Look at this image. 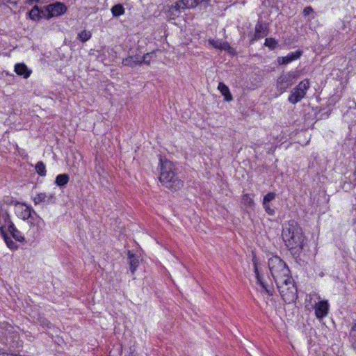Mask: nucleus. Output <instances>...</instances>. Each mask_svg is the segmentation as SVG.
Returning a JSON list of instances; mask_svg holds the SVG:
<instances>
[{
	"label": "nucleus",
	"mask_w": 356,
	"mask_h": 356,
	"mask_svg": "<svg viewBox=\"0 0 356 356\" xmlns=\"http://www.w3.org/2000/svg\"><path fill=\"white\" fill-rule=\"evenodd\" d=\"M209 43L215 49L225 50L228 51H229L232 49V47H230L229 44L227 42L223 41L222 40L209 39Z\"/></svg>",
	"instance_id": "f3484780"
},
{
	"label": "nucleus",
	"mask_w": 356,
	"mask_h": 356,
	"mask_svg": "<svg viewBox=\"0 0 356 356\" xmlns=\"http://www.w3.org/2000/svg\"><path fill=\"white\" fill-rule=\"evenodd\" d=\"M29 15H30V17L33 19H35L38 17V8H35V9H32L30 13H29Z\"/></svg>",
	"instance_id": "2f4dec72"
},
{
	"label": "nucleus",
	"mask_w": 356,
	"mask_h": 356,
	"mask_svg": "<svg viewBox=\"0 0 356 356\" xmlns=\"http://www.w3.org/2000/svg\"><path fill=\"white\" fill-rule=\"evenodd\" d=\"M313 12V9L311 6H307L306 8H304L303 10V15L305 16H307L309 15V14H311Z\"/></svg>",
	"instance_id": "473e14b6"
},
{
	"label": "nucleus",
	"mask_w": 356,
	"mask_h": 356,
	"mask_svg": "<svg viewBox=\"0 0 356 356\" xmlns=\"http://www.w3.org/2000/svg\"><path fill=\"white\" fill-rule=\"evenodd\" d=\"M277 41L273 38H268L265 40L264 45L268 47L270 49L273 50L277 46Z\"/></svg>",
	"instance_id": "c85d7f7f"
},
{
	"label": "nucleus",
	"mask_w": 356,
	"mask_h": 356,
	"mask_svg": "<svg viewBox=\"0 0 356 356\" xmlns=\"http://www.w3.org/2000/svg\"><path fill=\"white\" fill-rule=\"evenodd\" d=\"M315 316L318 319H322L327 316L330 309L327 300H319L314 305Z\"/></svg>",
	"instance_id": "ddd939ff"
},
{
	"label": "nucleus",
	"mask_w": 356,
	"mask_h": 356,
	"mask_svg": "<svg viewBox=\"0 0 356 356\" xmlns=\"http://www.w3.org/2000/svg\"><path fill=\"white\" fill-rule=\"evenodd\" d=\"M70 177L67 174H59L56 176L55 184L59 187L65 186L69 182Z\"/></svg>",
	"instance_id": "5701e85b"
},
{
	"label": "nucleus",
	"mask_w": 356,
	"mask_h": 356,
	"mask_svg": "<svg viewBox=\"0 0 356 356\" xmlns=\"http://www.w3.org/2000/svg\"><path fill=\"white\" fill-rule=\"evenodd\" d=\"M161 170L159 181L166 188L172 191H177L183 186V181L177 175L175 164L166 159H160Z\"/></svg>",
	"instance_id": "7ed1b4c3"
},
{
	"label": "nucleus",
	"mask_w": 356,
	"mask_h": 356,
	"mask_svg": "<svg viewBox=\"0 0 356 356\" xmlns=\"http://www.w3.org/2000/svg\"><path fill=\"white\" fill-rule=\"evenodd\" d=\"M263 207L268 214L273 215L275 213L274 210L270 208L269 203L266 202V204H263Z\"/></svg>",
	"instance_id": "7c9ffc66"
},
{
	"label": "nucleus",
	"mask_w": 356,
	"mask_h": 356,
	"mask_svg": "<svg viewBox=\"0 0 356 356\" xmlns=\"http://www.w3.org/2000/svg\"><path fill=\"white\" fill-rule=\"evenodd\" d=\"M353 175L355 177L354 181H356V170H355Z\"/></svg>",
	"instance_id": "e433bc0d"
},
{
	"label": "nucleus",
	"mask_w": 356,
	"mask_h": 356,
	"mask_svg": "<svg viewBox=\"0 0 356 356\" xmlns=\"http://www.w3.org/2000/svg\"><path fill=\"white\" fill-rule=\"evenodd\" d=\"M309 88V81L304 79L299 84L293 88L288 97V101L292 104H296L300 102L306 95Z\"/></svg>",
	"instance_id": "6e6552de"
},
{
	"label": "nucleus",
	"mask_w": 356,
	"mask_h": 356,
	"mask_svg": "<svg viewBox=\"0 0 356 356\" xmlns=\"http://www.w3.org/2000/svg\"><path fill=\"white\" fill-rule=\"evenodd\" d=\"M92 37V33L89 31L83 30L78 34V38L82 42H86Z\"/></svg>",
	"instance_id": "bb28decb"
},
{
	"label": "nucleus",
	"mask_w": 356,
	"mask_h": 356,
	"mask_svg": "<svg viewBox=\"0 0 356 356\" xmlns=\"http://www.w3.org/2000/svg\"><path fill=\"white\" fill-rule=\"evenodd\" d=\"M314 296H316L317 299L320 300V296H317L316 294H313Z\"/></svg>",
	"instance_id": "4c0bfd02"
},
{
	"label": "nucleus",
	"mask_w": 356,
	"mask_h": 356,
	"mask_svg": "<svg viewBox=\"0 0 356 356\" xmlns=\"http://www.w3.org/2000/svg\"><path fill=\"white\" fill-rule=\"evenodd\" d=\"M124 8L122 4H116L111 8V13L113 17H119L124 14Z\"/></svg>",
	"instance_id": "b1692460"
},
{
	"label": "nucleus",
	"mask_w": 356,
	"mask_h": 356,
	"mask_svg": "<svg viewBox=\"0 0 356 356\" xmlns=\"http://www.w3.org/2000/svg\"><path fill=\"white\" fill-rule=\"evenodd\" d=\"M1 219H3L6 228L11 236L17 241L23 242L25 238L22 232L18 230L15 226L14 223L11 221L10 216L7 213L1 214Z\"/></svg>",
	"instance_id": "1a4fd4ad"
},
{
	"label": "nucleus",
	"mask_w": 356,
	"mask_h": 356,
	"mask_svg": "<svg viewBox=\"0 0 356 356\" xmlns=\"http://www.w3.org/2000/svg\"><path fill=\"white\" fill-rule=\"evenodd\" d=\"M0 356H12V355L7 353H0Z\"/></svg>",
	"instance_id": "f704fd0d"
},
{
	"label": "nucleus",
	"mask_w": 356,
	"mask_h": 356,
	"mask_svg": "<svg viewBox=\"0 0 356 356\" xmlns=\"http://www.w3.org/2000/svg\"><path fill=\"white\" fill-rule=\"evenodd\" d=\"M122 65L130 67H134L136 65H140L139 56H129L122 60Z\"/></svg>",
	"instance_id": "aec40b11"
},
{
	"label": "nucleus",
	"mask_w": 356,
	"mask_h": 356,
	"mask_svg": "<svg viewBox=\"0 0 356 356\" xmlns=\"http://www.w3.org/2000/svg\"><path fill=\"white\" fill-rule=\"evenodd\" d=\"M298 76V72L296 71H290L281 74L277 79V88L280 94L293 85Z\"/></svg>",
	"instance_id": "0eeeda50"
},
{
	"label": "nucleus",
	"mask_w": 356,
	"mask_h": 356,
	"mask_svg": "<svg viewBox=\"0 0 356 356\" xmlns=\"http://www.w3.org/2000/svg\"><path fill=\"white\" fill-rule=\"evenodd\" d=\"M302 51L298 50L288 54L286 56L277 58V62L280 65H286L300 58Z\"/></svg>",
	"instance_id": "4468645a"
},
{
	"label": "nucleus",
	"mask_w": 356,
	"mask_h": 356,
	"mask_svg": "<svg viewBox=\"0 0 356 356\" xmlns=\"http://www.w3.org/2000/svg\"><path fill=\"white\" fill-rule=\"evenodd\" d=\"M241 203L249 208L253 207L254 202L250 194H244L241 198Z\"/></svg>",
	"instance_id": "393cba45"
},
{
	"label": "nucleus",
	"mask_w": 356,
	"mask_h": 356,
	"mask_svg": "<svg viewBox=\"0 0 356 356\" xmlns=\"http://www.w3.org/2000/svg\"><path fill=\"white\" fill-rule=\"evenodd\" d=\"M29 229L27 231V236L32 240L40 237L45 227V222L38 213H33L32 217L27 221Z\"/></svg>",
	"instance_id": "39448f33"
},
{
	"label": "nucleus",
	"mask_w": 356,
	"mask_h": 356,
	"mask_svg": "<svg viewBox=\"0 0 356 356\" xmlns=\"http://www.w3.org/2000/svg\"><path fill=\"white\" fill-rule=\"evenodd\" d=\"M210 0H180L170 8V12L179 13L180 10L194 8L197 6L206 9L209 6Z\"/></svg>",
	"instance_id": "423d86ee"
},
{
	"label": "nucleus",
	"mask_w": 356,
	"mask_h": 356,
	"mask_svg": "<svg viewBox=\"0 0 356 356\" xmlns=\"http://www.w3.org/2000/svg\"><path fill=\"white\" fill-rule=\"evenodd\" d=\"M154 55V52L147 53L142 58L140 56V65H150L151 60L152 59Z\"/></svg>",
	"instance_id": "cd10ccee"
},
{
	"label": "nucleus",
	"mask_w": 356,
	"mask_h": 356,
	"mask_svg": "<svg viewBox=\"0 0 356 356\" xmlns=\"http://www.w3.org/2000/svg\"><path fill=\"white\" fill-rule=\"evenodd\" d=\"M14 71L18 76H22L24 79H28L32 73V70L29 69L24 63L15 64Z\"/></svg>",
	"instance_id": "2eb2a0df"
},
{
	"label": "nucleus",
	"mask_w": 356,
	"mask_h": 356,
	"mask_svg": "<svg viewBox=\"0 0 356 356\" xmlns=\"http://www.w3.org/2000/svg\"><path fill=\"white\" fill-rule=\"evenodd\" d=\"M128 259L129 264V269L132 274H134L140 264L139 257L133 254L131 251H128Z\"/></svg>",
	"instance_id": "a211bd4d"
},
{
	"label": "nucleus",
	"mask_w": 356,
	"mask_h": 356,
	"mask_svg": "<svg viewBox=\"0 0 356 356\" xmlns=\"http://www.w3.org/2000/svg\"><path fill=\"white\" fill-rule=\"evenodd\" d=\"M268 266L283 300L289 304L296 301L297 287L285 261L278 256H273L268 259Z\"/></svg>",
	"instance_id": "f257e3e1"
},
{
	"label": "nucleus",
	"mask_w": 356,
	"mask_h": 356,
	"mask_svg": "<svg viewBox=\"0 0 356 356\" xmlns=\"http://www.w3.org/2000/svg\"><path fill=\"white\" fill-rule=\"evenodd\" d=\"M15 211L17 217L26 221L32 217L33 213H36L33 208L27 204L19 203L15 205Z\"/></svg>",
	"instance_id": "9d476101"
},
{
	"label": "nucleus",
	"mask_w": 356,
	"mask_h": 356,
	"mask_svg": "<svg viewBox=\"0 0 356 356\" xmlns=\"http://www.w3.org/2000/svg\"><path fill=\"white\" fill-rule=\"evenodd\" d=\"M275 193L273 192L268 193L263 199V204H266V203H269L270 201L275 200Z\"/></svg>",
	"instance_id": "c756f323"
},
{
	"label": "nucleus",
	"mask_w": 356,
	"mask_h": 356,
	"mask_svg": "<svg viewBox=\"0 0 356 356\" xmlns=\"http://www.w3.org/2000/svg\"><path fill=\"white\" fill-rule=\"evenodd\" d=\"M5 229H6V225H2L1 227H0V231H1V235L6 243V245H8V247L10 249H14V248H17V245L16 244L13 242V241L7 235L6 231H5Z\"/></svg>",
	"instance_id": "4be33fe9"
},
{
	"label": "nucleus",
	"mask_w": 356,
	"mask_h": 356,
	"mask_svg": "<svg viewBox=\"0 0 356 356\" xmlns=\"http://www.w3.org/2000/svg\"><path fill=\"white\" fill-rule=\"evenodd\" d=\"M348 341L351 348L356 353V320L352 323L348 334Z\"/></svg>",
	"instance_id": "6ab92c4d"
},
{
	"label": "nucleus",
	"mask_w": 356,
	"mask_h": 356,
	"mask_svg": "<svg viewBox=\"0 0 356 356\" xmlns=\"http://www.w3.org/2000/svg\"><path fill=\"white\" fill-rule=\"evenodd\" d=\"M35 171L40 176L46 175V166L42 161H38L35 165Z\"/></svg>",
	"instance_id": "a878e982"
},
{
	"label": "nucleus",
	"mask_w": 356,
	"mask_h": 356,
	"mask_svg": "<svg viewBox=\"0 0 356 356\" xmlns=\"http://www.w3.org/2000/svg\"><path fill=\"white\" fill-rule=\"evenodd\" d=\"M218 89L220 92L221 95L224 96L225 101L230 102L233 99L229 88L224 83L220 82L218 86Z\"/></svg>",
	"instance_id": "412c9836"
},
{
	"label": "nucleus",
	"mask_w": 356,
	"mask_h": 356,
	"mask_svg": "<svg viewBox=\"0 0 356 356\" xmlns=\"http://www.w3.org/2000/svg\"><path fill=\"white\" fill-rule=\"evenodd\" d=\"M282 237L285 245L294 257H299L305 245L302 228L295 220H289L282 228Z\"/></svg>",
	"instance_id": "f03ea898"
},
{
	"label": "nucleus",
	"mask_w": 356,
	"mask_h": 356,
	"mask_svg": "<svg viewBox=\"0 0 356 356\" xmlns=\"http://www.w3.org/2000/svg\"><path fill=\"white\" fill-rule=\"evenodd\" d=\"M41 324L44 327H49L50 323L47 320L41 321Z\"/></svg>",
	"instance_id": "72a5a7b5"
},
{
	"label": "nucleus",
	"mask_w": 356,
	"mask_h": 356,
	"mask_svg": "<svg viewBox=\"0 0 356 356\" xmlns=\"http://www.w3.org/2000/svg\"><path fill=\"white\" fill-rule=\"evenodd\" d=\"M254 272L256 275L257 283L261 286L262 291L268 296H271L274 293V287L272 280L268 276L267 278L269 280L268 282L261 273V269L259 266V259L255 255H253L252 259Z\"/></svg>",
	"instance_id": "20e7f679"
},
{
	"label": "nucleus",
	"mask_w": 356,
	"mask_h": 356,
	"mask_svg": "<svg viewBox=\"0 0 356 356\" xmlns=\"http://www.w3.org/2000/svg\"><path fill=\"white\" fill-rule=\"evenodd\" d=\"M47 11L49 17H58L67 11V6L62 2H56L49 4L47 6Z\"/></svg>",
	"instance_id": "9b49d317"
},
{
	"label": "nucleus",
	"mask_w": 356,
	"mask_h": 356,
	"mask_svg": "<svg viewBox=\"0 0 356 356\" xmlns=\"http://www.w3.org/2000/svg\"><path fill=\"white\" fill-rule=\"evenodd\" d=\"M40 0H29V2L33 3V2H38Z\"/></svg>",
	"instance_id": "c9c22d12"
},
{
	"label": "nucleus",
	"mask_w": 356,
	"mask_h": 356,
	"mask_svg": "<svg viewBox=\"0 0 356 356\" xmlns=\"http://www.w3.org/2000/svg\"><path fill=\"white\" fill-rule=\"evenodd\" d=\"M54 199V194H47L45 193H40L37 194L34 198L33 202L35 204H39L40 203H47L51 204L52 203Z\"/></svg>",
	"instance_id": "dca6fc26"
},
{
	"label": "nucleus",
	"mask_w": 356,
	"mask_h": 356,
	"mask_svg": "<svg viewBox=\"0 0 356 356\" xmlns=\"http://www.w3.org/2000/svg\"><path fill=\"white\" fill-rule=\"evenodd\" d=\"M268 34V24L263 22H258L255 26V32L250 40V43H254L255 41L266 36Z\"/></svg>",
	"instance_id": "f8f14e48"
}]
</instances>
